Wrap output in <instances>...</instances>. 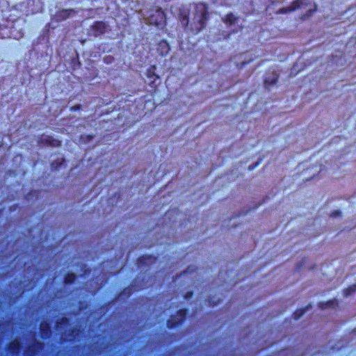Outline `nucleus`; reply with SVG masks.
<instances>
[{
  "instance_id": "obj_1",
  "label": "nucleus",
  "mask_w": 356,
  "mask_h": 356,
  "mask_svg": "<svg viewBox=\"0 0 356 356\" xmlns=\"http://www.w3.org/2000/svg\"><path fill=\"white\" fill-rule=\"evenodd\" d=\"M297 9H307V13L303 18L309 17L316 10V6L304 0H296L290 6L284 8L280 10V13H287Z\"/></svg>"
},
{
  "instance_id": "obj_2",
  "label": "nucleus",
  "mask_w": 356,
  "mask_h": 356,
  "mask_svg": "<svg viewBox=\"0 0 356 356\" xmlns=\"http://www.w3.org/2000/svg\"><path fill=\"white\" fill-rule=\"evenodd\" d=\"M223 21L225 23L231 26L236 22L237 18L232 14H228L225 17Z\"/></svg>"
},
{
  "instance_id": "obj_3",
  "label": "nucleus",
  "mask_w": 356,
  "mask_h": 356,
  "mask_svg": "<svg viewBox=\"0 0 356 356\" xmlns=\"http://www.w3.org/2000/svg\"><path fill=\"white\" fill-rule=\"evenodd\" d=\"M356 292V284H353L344 290V294L346 296H351L353 293Z\"/></svg>"
},
{
  "instance_id": "obj_4",
  "label": "nucleus",
  "mask_w": 356,
  "mask_h": 356,
  "mask_svg": "<svg viewBox=\"0 0 356 356\" xmlns=\"http://www.w3.org/2000/svg\"><path fill=\"white\" fill-rule=\"evenodd\" d=\"M74 279V274H71V275H68L66 278H65V280L67 282H71L72 281H73Z\"/></svg>"
},
{
  "instance_id": "obj_5",
  "label": "nucleus",
  "mask_w": 356,
  "mask_h": 356,
  "mask_svg": "<svg viewBox=\"0 0 356 356\" xmlns=\"http://www.w3.org/2000/svg\"><path fill=\"white\" fill-rule=\"evenodd\" d=\"M336 215L339 216L340 215V212L339 211H336Z\"/></svg>"
}]
</instances>
